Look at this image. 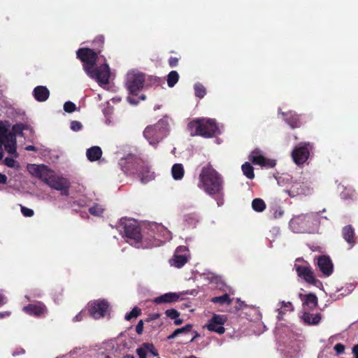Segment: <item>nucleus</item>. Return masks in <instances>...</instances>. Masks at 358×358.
<instances>
[{
    "instance_id": "1",
    "label": "nucleus",
    "mask_w": 358,
    "mask_h": 358,
    "mask_svg": "<svg viewBox=\"0 0 358 358\" xmlns=\"http://www.w3.org/2000/svg\"><path fill=\"white\" fill-rule=\"evenodd\" d=\"M199 180L198 187L206 194L210 196L223 194V179L210 164L201 169Z\"/></svg>"
},
{
    "instance_id": "2",
    "label": "nucleus",
    "mask_w": 358,
    "mask_h": 358,
    "mask_svg": "<svg viewBox=\"0 0 358 358\" xmlns=\"http://www.w3.org/2000/svg\"><path fill=\"white\" fill-rule=\"evenodd\" d=\"M31 173L51 188L60 191L64 196H69L70 182L68 179L52 173L45 165H33Z\"/></svg>"
},
{
    "instance_id": "3",
    "label": "nucleus",
    "mask_w": 358,
    "mask_h": 358,
    "mask_svg": "<svg viewBox=\"0 0 358 358\" xmlns=\"http://www.w3.org/2000/svg\"><path fill=\"white\" fill-rule=\"evenodd\" d=\"M187 130L192 136H201L204 138H211L218 131V127L214 120L196 119L187 124Z\"/></svg>"
},
{
    "instance_id": "4",
    "label": "nucleus",
    "mask_w": 358,
    "mask_h": 358,
    "mask_svg": "<svg viewBox=\"0 0 358 358\" xmlns=\"http://www.w3.org/2000/svg\"><path fill=\"white\" fill-rule=\"evenodd\" d=\"M123 224L125 237L133 241L135 243H141L144 247L152 248L157 246V239L154 237L148 238L141 232V228L131 220H125Z\"/></svg>"
},
{
    "instance_id": "5",
    "label": "nucleus",
    "mask_w": 358,
    "mask_h": 358,
    "mask_svg": "<svg viewBox=\"0 0 358 358\" xmlns=\"http://www.w3.org/2000/svg\"><path fill=\"white\" fill-rule=\"evenodd\" d=\"M169 122L165 119H160L156 124L145 127L144 137L152 145H157L169 134Z\"/></svg>"
},
{
    "instance_id": "6",
    "label": "nucleus",
    "mask_w": 358,
    "mask_h": 358,
    "mask_svg": "<svg viewBox=\"0 0 358 358\" xmlns=\"http://www.w3.org/2000/svg\"><path fill=\"white\" fill-rule=\"evenodd\" d=\"M120 165L126 174H137L143 182H146L149 180L148 178L150 177L148 174L150 170L143 161L134 158H127L121 159Z\"/></svg>"
},
{
    "instance_id": "7",
    "label": "nucleus",
    "mask_w": 358,
    "mask_h": 358,
    "mask_svg": "<svg viewBox=\"0 0 358 358\" xmlns=\"http://www.w3.org/2000/svg\"><path fill=\"white\" fill-rule=\"evenodd\" d=\"M98 55L94 50L88 48H82L77 50V58L84 63L83 69L86 73H90V71L96 66Z\"/></svg>"
},
{
    "instance_id": "8",
    "label": "nucleus",
    "mask_w": 358,
    "mask_h": 358,
    "mask_svg": "<svg viewBox=\"0 0 358 358\" xmlns=\"http://www.w3.org/2000/svg\"><path fill=\"white\" fill-rule=\"evenodd\" d=\"M145 74L142 73H130L127 76L126 87L133 95H138L144 87Z\"/></svg>"
},
{
    "instance_id": "9",
    "label": "nucleus",
    "mask_w": 358,
    "mask_h": 358,
    "mask_svg": "<svg viewBox=\"0 0 358 358\" xmlns=\"http://www.w3.org/2000/svg\"><path fill=\"white\" fill-rule=\"evenodd\" d=\"M109 309V303L104 299L92 301L88 303L87 310L90 315L94 320L103 317Z\"/></svg>"
},
{
    "instance_id": "10",
    "label": "nucleus",
    "mask_w": 358,
    "mask_h": 358,
    "mask_svg": "<svg viewBox=\"0 0 358 358\" xmlns=\"http://www.w3.org/2000/svg\"><path fill=\"white\" fill-rule=\"evenodd\" d=\"M90 73H87L90 78L96 79L99 83L106 85L109 83L110 68L107 64H103L99 67H93Z\"/></svg>"
},
{
    "instance_id": "11",
    "label": "nucleus",
    "mask_w": 358,
    "mask_h": 358,
    "mask_svg": "<svg viewBox=\"0 0 358 358\" xmlns=\"http://www.w3.org/2000/svg\"><path fill=\"white\" fill-rule=\"evenodd\" d=\"M248 159L253 164L268 169L273 168L276 165L275 160L266 158L263 155L262 151L258 148L250 153Z\"/></svg>"
},
{
    "instance_id": "12",
    "label": "nucleus",
    "mask_w": 358,
    "mask_h": 358,
    "mask_svg": "<svg viewBox=\"0 0 358 358\" xmlns=\"http://www.w3.org/2000/svg\"><path fill=\"white\" fill-rule=\"evenodd\" d=\"M308 145L305 144L303 145L295 148L292 152V157L294 163L297 165L303 164L308 159L310 155Z\"/></svg>"
},
{
    "instance_id": "13",
    "label": "nucleus",
    "mask_w": 358,
    "mask_h": 358,
    "mask_svg": "<svg viewBox=\"0 0 358 358\" xmlns=\"http://www.w3.org/2000/svg\"><path fill=\"white\" fill-rule=\"evenodd\" d=\"M298 276L303 278L309 284L315 285L317 281L310 266L303 265H294Z\"/></svg>"
},
{
    "instance_id": "14",
    "label": "nucleus",
    "mask_w": 358,
    "mask_h": 358,
    "mask_svg": "<svg viewBox=\"0 0 358 358\" xmlns=\"http://www.w3.org/2000/svg\"><path fill=\"white\" fill-rule=\"evenodd\" d=\"M225 322L226 317L224 315H215L209 321L207 329L210 331L222 334L225 331V329L223 327Z\"/></svg>"
},
{
    "instance_id": "15",
    "label": "nucleus",
    "mask_w": 358,
    "mask_h": 358,
    "mask_svg": "<svg viewBox=\"0 0 358 358\" xmlns=\"http://www.w3.org/2000/svg\"><path fill=\"white\" fill-rule=\"evenodd\" d=\"M317 266L324 275L329 276L332 274L334 265L329 257L320 256L317 259Z\"/></svg>"
},
{
    "instance_id": "16",
    "label": "nucleus",
    "mask_w": 358,
    "mask_h": 358,
    "mask_svg": "<svg viewBox=\"0 0 358 358\" xmlns=\"http://www.w3.org/2000/svg\"><path fill=\"white\" fill-rule=\"evenodd\" d=\"M23 310L30 315L41 317L45 315L47 308L43 303L38 302L37 303L28 304L23 308Z\"/></svg>"
},
{
    "instance_id": "17",
    "label": "nucleus",
    "mask_w": 358,
    "mask_h": 358,
    "mask_svg": "<svg viewBox=\"0 0 358 358\" xmlns=\"http://www.w3.org/2000/svg\"><path fill=\"white\" fill-rule=\"evenodd\" d=\"M280 114L282 115L285 122L287 123L291 128L295 129L301 126L302 122L300 118V115L295 112H280Z\"/></svg>"
},
{
    "instance_id": "18",
    "label": "nucleus",
    "mask_w": 358,
    "mask_h": 358,
    "mask_svg": "<svg viewBox=\"0 0 358 358\" xmlns=\"http://www.w3.org/2000/svg\"><path fill=\"white\" fill-rule=\"evenodd\" d=\"M342 236L349 245V249L352 248L357 243L355 233L352 225H346L343 227Z\"/></svg>"
},
{
    "instance_id": "19",
    "label": "nucleus",
    "mask_w": 358,
    "mask_h": 358,
    "mask_svg": "<svg viewBox=\"0 0 358 358\" xmlns=\"http://www.w3.org/2000/svg\"><path fill=\"white\" fill-rule=\"evenodd\" d=\"M33 96L36 101L43 102L49 98L50 91L45 86L38 85L34 89Z\"/></svg>"
},
{
    "instance_id": "20",
    "label": "nucleus",
    "mask_w": 358,
    "mask_h": 358,
    "mask_svg": "<svg viewBox=\"0 0 358 358\" xmlns=\"http://www.w3.org/2000/svg\"><path fill=\"white\" fill-rule=\"evenodd\" d=\"M179 295L176 293H166L154 299L153 301L156 304L168 303L176 302L178 300Z\"/></svg>"
},
{
    "instance_id": "21",
    "label": "nucleus",
    "mask_w": 358,
    "mask_h": 358,
    "mask_svg": "<svg viewBox=\"0 0 358 358\" xmlns=\"http://www.w3.org/2000/svg\"><path fill=\"white\" fill-rule=\"evenodd\" d=\"M301 319L306 324L308 325H317L322 319L321 314H312L308 312L303 313Z\"/></svg>"
},
{
    "instance_id": "22",
    "label": "nucleus",
    "mask_w": 358,
    "mask_h": 358,
    "mask_svg": "<svg viewBox=\"0 0 358 358\" xmlns=\"http://www.w3.org/2000/svg\"><path fill=\"white\" fill-rule=\"evenodd\" d=\"M87 157L90 162H95L99 160L102 155V150L99 146H93L87 149Z\"/></svg>"
},
{
    "instance_id": "23",
    "label": "nucleus",
    "mask_w": 358,
    "mask_h": 358,
    "mask_svg": "<svg viewBox=\"0 0 358 358\" xmlns=\"http://www.w3.org/2000/svg\"><path fill=\"white\" fill-rule=\"evenodd\" d=\"M171 175L175 180H180L185 175L184 166L182 164H174L171 168Z\"/></svg>"
},
{
    "instance_id": "24",
    "label": "nucleus",
    "mask_w": 358,
    "mask_h": 358,
    "mask_svg": "<svg viewBox=\"0 0 358 358\" xmlns=\"http://www.w3.org/2000/svg\"><path fill=\"white\" fill-rule=\"evenodd\" d=\"M303 305L307 306L310 310L314 309L317 306V297L315 294L310 293L305 296Z\"/></svg>"
},
{
    "instance_id": "25",
    "label": "nucleus",
    "mask_w": 358,
    "mask_h": 358,
    "mask_svg": "<svg viewBox=\"0 0 358 358\" xmlns=\"http://www.w3.org/2000/svg\"><path fill=\"white\" fill-rule=\"evenodd\" d=\"M172 261L173 262L171 263V265H173L177 268H181L187 263V258L185 255H179L176 252Z\"/></svg>"
},
{
    "instance_id": "26",
    "label": "nucleus",
    "mask_w": 358,
    "mask_h": 358,
    "mask_svg": "<svg viewBox=\"0 0 358 358\" xmlns=\"http://www.w3.org/2000/svg\"><path fill=\"white\" fill-rule=\"evenodd\" d=\"M211 301L213 303H219L220 305H230L232 302V299L230 298L228 294H224L220 296H215L212 298Z\"/></svg>"
},
{
    "instance_id": "27",
    "label": "nucleus",
    "mask_w": 358,
    "mask_h": 358,
    "mask_svg": "<svg viewBox=\"0 0 358 358\" xmlns=\"http://www.w3.org/2000/svg\"><path fill=\"white\" fill-rule=\"evenodd\" d=\"M104 45V37L102 35L97 36L93 41L92 50H94L98 54H100Z\"/></svg>"
},
{
    "instance_id": "28",
    "label": "nucleus",
    "mask_w": 358,
    "mask_h": 358,
    "mask_svg": "<svg viewBox=\"0 0 358 358\" xmlns=\"http://www.w3.org/2000/svg\"><path fill=\"white\" fill-rule=\"evenodd\" d=\"M243 174L249 179L255 178L254 168L250 162H245L241 166Z\"/></svg>"
},
{
    "instance_id": "29",
    "label": "nucleus",
    "mask_w": 358,
    "mask_h": 358,
    "mask_svg": "<svg viewBox=\"0 0 358 358\" xmlns=\"http://www.w3.org/2000/svg\"><path fill=\"white\" fill-rule=\"evenodd\" d=\"M252 209L256 212H262L266 208V203L263 199L256 198L252 202Z\"/></svg>"
},
{
    "instance_id": "30",
    "label": "nucleus",
    "mask_w": 358,
    "mask_h": 358,
    "mask_svg": "<svg viewBox=\"0 0 358 358\" xmlns=\"http://www.w3.org/2000/svg\"><path fill=\"white\" fill-rule=\"evenodd\" d=\"M179 80V74L176 71H171L167 76V85L173 87Z\"/></svg>"
},
{
    "instance_id": "31",
    "label": "nucleus",
    "mask_w": 358,
    "mask_h": 358,
    "mask_svg": "<svg viewBox=\"0 0 358 358\" xmlns=\"http://www.w3.org/2000/svg\"><path fill=\"white\" fill-rule=\"evenodd\" d=\"M195 96L201 99L204 97L206 94V90L204 86L201 83H196L194 86Z\"/></svg>"
},
{
    "instance_id": "32",
    "label": "nucleus",
    "mask_w": 358,
    "mask_h": 358,
    "mask_svg": "<svg viewBox=\"0 0 358 358\" xmlns=\"http://www.w3.org/2000/svg\"><path fill=\"white\" fill-rule=\"evenodd\" d=\"M3 145L4 148L7 152L10 155H15V157H17V150H16V143H10V142H3Z\"/></svg>"
},
{
    "instance_id": "33",
    "label": "nucleus",
    "mask_w": 358,
    "mask_h": 358,
    "mask_svg": "<svg viewBox=\"0 0 358 358\" xmlns=\"http://www.w3.org/2000/svg\"><path fill=\"white\" fill-rule=\"evenodd\" d=\"M89 212L94 216H101L103 213V208L101 205L95 203L93 206L89 208Z\"/></svg>"
},
{
    "instance_id": "34",
    "label": "nucleus",
    "mask_w": 358,
    "mask_h": 358,
    "mask_svg": "<svg viewBox=\"0 0 358 358\" xmlns=\"http://www.w3.org/2000/svg\"><path fill=\"white\" fill-rule=\"evenodd\" d=\"M141 314V310L138 307H134L129 313L126 314L125 320H130L134 317H137Z\"/></svg>"
},
{
    "instance_id": "35",
    "label": "nucleus",
    "mask_w": 358,
    "mask_h": 358,
    "mask_svg": "<svg viewBox=\"0 0 358 358\" xmlns=\"http://www.w3.org/2000/svg\"><path fill=\"white\" fill-rule=\"evenodd\" d=\"M143 346L144 347L147 352L151 353L154 357H157L159 355L157 350L155 349L152 343H143Z\"/></svg>"
},
{
    "instance_id": "36",
    "label": "nucleus",
    "mask_w": 358,
    "mask_h": 358,
    "mask_svg": "<svg viewBox=\"0 0 358 358\" xmlns=\"http://www.w3.org/2000/svg\"><path fill=\"white\" fill-rule=\"evenodd\" d=\"M64 110L66 113H73L76 110V104L70 101H68L64 104Z\"/></svg>"
},
{
    "instance_id": "37",
    "label": "nucleus",
    "mask_w": 358,
    "mask_h": 358,
    "mask_svg": "<svg viewBox=\"0 0 358 358\" xmlns=\"http://www.w3.org/2000/svg\"><path fill=\"white\" fill-rule=\"evenodd\" d=\"M165 314L168 317L171 319H176L180 315V313L174 308L166 310Z\"/></svg>"
},
{
    "instance_id": "38",
    "label": "nucleus",
    "mask_w": 358,
    "mask_h": 358,
    "mask_svg": "<svg viewBox=\"0 0 358 358\" xmlns=\"http://www.w3.org/2000/svg\"><path fill=\"white\" fill-rule=\"evenodd\" d=\"M24 127L22 124H14L12 127V133L15 134H22V131L24 130Z\"/></svg>"
},
{
    "instance_id": "39",
    "label": "nucleus",
    "mask_w": 358,
    "mask_h": 358,
    "mask_svg": "<svg viewBox=\"0 0 358 358\" xmlns=\"http://www.w3.org/2000/svg\"><path fill=\"white\" fill-rule=\"evenodd\" d=\"M21 213L24 217H32L34 212L32 209L21 206Z\"/></svg>"
},
{
    "instance_id": "40",
    "label": "nucleus",
    "mask_w": 358,
    "mask_h": 358,
    "mask_svg": "<svg viewBox=\"0 0 358 358\" xmlns=\"http://www.w3.org/2000/svg\"><path fill=\"white\" fill-rule=\"evenodd\" d=\"M83 128V124L79 121L73 120L71 122V129L74 131H78Z\"/></svg>"
},
{
    "instance_id": "41",
    "label": "nucleus",
    "mask_w": 358,
    "mask_h": 358,
    "mask_svg": "<svg viewBox=\"0 0 358 358\" xmlns=\"http://www.w3.org/2000/svg\"><path fill=\"white\" fill-rule=\"evenodd\" d=\"M192 327H193L192 324H188L182 328L176 329V331L177 334L179 335L182 333H187V332L190 331L192 329Z\"/></svg>"
},
{
    "instance_id": "42",
    "label": "nucleus",
    "mask_w": 358,
    "mask_h": 358,
    "mask_svg": "<svg viewBox=\"0 0 358 358\" xmlns=\"http://www.w3.org/2000/svg\"><path fill=\"white\" fill-rule=\"evenodd\" d=\"M136 352L138 356V358H147L146 355H147L148 352H146L145 349L143 346V344L141 345V346L140 348H138L136 349Z\"/></svg>"
},
{
    "instance_id": "43",
    "label": "nucleus",
    "mask_w": 358,
    "mask_h": 358,
    "mask_svg": "<svg viewBox=\"0 0 358 358\" xmlns=\"http://www.w3.org/2000/svg\"><path fill=\"white\" fill-rule=\"evenodd\" d=\"M338 355H341L345 352V346L342 343H336L334 348Z\"/></svg>"
},
{
    "instance_id": "44",
    "label": "nucleus",
    "mask_w": 358,
    "mask_h": 358,
    "mask_svg": "<svg viewBox=\"0 0 358 358\" xmlns=\"http://www.w3.org/2000/svg\"><path fill=\"white\" fill-rule=\"evenodd\" d=\"M6 142H10L16 143V138L14 133L8 132L5 135Z\"/></svg>"
},
{
    "instance_id": "45",
    "label": "nucleus",
    "mask_w": 358,
    "mask_h": 358,
    "mask_svg": "<svg viewBox=\"0 0 358 358\" xmlns=\"http://www.w3.org/2000/svg\"><path fill=\"white\" fill-rule=\"evenodd\" d=\"M15 160L13 158L6 157L4 159V164L10 168H13L15 166Z\"/></svg>"
},
{
    "instance_id": "46",
    "label": "nucleus",
    "mask_w": 358,
    "mask_h": 358,
    "mask_svg": "<svg viewBox=\"0 0 358 358\" xmlns=\"http://www.w3.org/2000/svg\"><path fill=\"white\" fill-rule=\"evenodd\" d=\"M136 331L138 335H141L143 331V320H140L136 327Z\"/></svg>"
},
{
    "instance_id": "47",
    "label": "nucleus",
    "mask_w": 358,
    "mask_h": 358,
    "mask_svg": "<svg viewBox=\"0 0 358 358\" xmlns=\"http://www.w3.org/2000/svg\"><path fill=\"white\" fill-rule=\"evenodd\" d=\"M178 58L171 57L169 59V64L171 67H176L178 64Z\"/></svg>"
},
{
    "instance_id": "48",
    "label": "nucleus",
    "mask_w": 358,
    "mask_h": 358,
    "mask_svg": "<svg viewBox=\"0 0 358 358\" xmlns=\"http://www.w3.org/2000/svg\"><path fill=\"white\" fill-rule=\"evenodd\" d=\"M161 315L159 313H152L149 315V317L147 318L146 322H151L153 320H155L158 318H159Z\"/></svg>"
},
{
    "instance_id": "49",
    "label": "nucleus",
    "mask_w": 358,
    "mask_h": 358,
    "mask_svg": "<svg viewBox=\"0 0 358 358\" xmlns=\"http://www.w3.org/2000/svg\"><path fill=\"white\" fill-rule=\"evenodd\" d=\"M83 317H84L83 311H80L78 314H77V315H76L73 318V321L74 322H80V321L83 320Z\"/></svg>"
},
{
    "instance_id": "50",
    "label": "nucleus",
    "mask_w": 358,
    "mask_h": 358,
    "mask_svg": "<svg viewBox=\"0 0 358 358\" xmlns=\"http://www.w3.org/2000/svg\"><path fill=\"white\" fill-rule=\"evenodd\" d=\"M216 196H217V198H216L217 206H220L224 203V199H223L224 194L222 196L221 195H216Z\"/></svg>"
},
{
    "instance_id": "51",
    "label": "nucleus",
    "mask_w": 358,
    "mask_h": 358,
    "mask_svg": "<svg viewBox=\"0 0 358 358\" xmlns=\"http://www.w3.org/2000/svg\"><path fill=\"white\" fill-rule=\"evenodd\" d=\"M187 250V248L186 246L181 245L176 248V252L180 253V252H186Z\"/></svg>"
},
{
    "instance_id": "52",
    "label": "nucleus",
    "mask_w": 358,
    "mask_h": 358,
    "mask_svg": "<svg viewBox=\"0 0 358 358\" xmlns=\"http://www.w3.org/2000/svg\"><path fill=\"white\" fill-rule=\"evenodd\" d=\"M7 182V176L0 173V184H6Z\"/></svg>"
},
{
    "instance_id": "53",
    "label": "nucleus",
    "mask_w": 358,
    "mask_h": 358,
    "mask_svg": "<svg viewBox=\"0 0 358 358\" xmlns=\"http://www.w3.org/2000/svg\"><path fill=\"white\" fill-rule=\"evenodd\" d=\"M352 353L354 355L355 358H358V344L354 345L352 348Z\"/></svg>"
},
{
    "instance_id": "54",
    "label": "nucleus",
    "mask_w": 358,
    "mask_h": 358,
    "mask_svg": "<svg viewBox=\"0 0 358 358\" xmlns=\"http://www.w3.org/2000/svg\"><path fill=\"white\" fill-rule=\"evenodd\" d=\"M178 334H177L176 331L175 330L171 334L167 336L168 340H171L176 338Z\"/></svg>"
},
{
    "instance_id": "55",
    "label": "nucleus",
    "mask_w": 358,
    "mask_h": 358,
    "mask_svg": "<svg viewBox=\"0 0 358 358\" xmlns=\"http://www.w3.org/2000/svg\"><path fill=\"white\" fill-rule=\"evenodd\" d=\"M6 303V299L3 295L0 294V306L4 305Z\"/></svg>"
},
{
    "instance_id": "56",
    "label": "nucleus",
    "mask_w": 358,
    "mask_h": 358,
    "mask_svg": "<svg viewBox=\"0 0 358 358\" xmlns=\"http://www.w3.org/2000/svg\"><path fill=\"white\" fill-rule=\"evenodd\" d=\"M2 146H3V141L0 138V160H1L2 158H3V149H2Z\"/></svg>"
},
{
    "instance_id": "57",
    "label": "nucleus",
    "mask_w": 358,
    "mask_h": 358,
    "mask_svg": "<svg viewBox=\"0 0 358 358\" xmlns=\"http://www.w3.org/2000/svg\"><path fill=\"white\" fill-rule=\"evenodd\" d=\"M174 320H175L174 324H176V325H180L183 322V320L178 318V317Z\"/></svg>"
},
{
    "instance_id": "58",
    "label": "nucleus",
    "mask_w": 358,
    "mask_h": 358,
    "mask_svg": "<svg viewBox=\"0 0 358 358\" xmlns=\"http://www.w3.org/2000/svg\"><path fill=\"white\" fill-rule=\"evenodd\" d=\"M127 101L132 104H136L138 102L130 96L127 97Z\"/></svg>"
},
{
    "instance_id": "59",
    "label": "nucleus",
    "mask_w": 358,
    "mask_h": 358,
    "mask_svg": "<svg viewBox=\"0 0 358 358\" xmlns=\"http://www.w3.org/2000/svg\"><path fill=\"white\" fill-rule=\"evenodd\" d=\"M25 149L27 150H29V151H34V150H36V148L34 145H28V146L26 147Z\"/></svg>"
},
{
    "instance_id": "60",
    "label": "nucleus",
    "mask_w": 358,
    "mask_h": 358,
    "mask_svg": "<svg viewBox=\"0 0 358 358\" xmlns=\"http://www.w3.org/2000/svg\"><path fill=\"white\" fill-rule=\"evenodd\" d=\"M282 304L285 306V307H292V303L290 302H288L287 303H285V301H282Z\"/></svg>"
},
{
    "instance_id": "61",
    "label": "nucleus",
    "mask_w": 358,
    "mask_h": 358,
    "mask_svg": "<svg viewBox=\"0 0 358 358\" xmlns=\"http://www.w3.org/2000/svg\"><path fill=\"white\" fill-rule=\"evenodd\" d=\"M194 334H195V335H194V336L191 339V341H190L191 342H192V341H194L196 337L199 336V334H198V332H197V331H195V332H194Z\"/></svg>"
},
{
    "instance_id": "62",
    "label": "nucleus",
    "mask_w": 358,
    "mask_h": 358,
    "mask_svg": "<svg viewBox=\"0 0 358 358\" xmlns=\"http://www.w3.org/2000/svg\"><path fill=\"white\" fill-rule=\"evenodd\" d=\"M122 358H134V355H129V354H127V355H126L123 356V357H122Z\"/></svg>"
},
{
    "instance_id": "63",
    "label": "nucleus",
    "mask_w": 358,
    "mask_h": 358,
    "mask_svg": "<svg viewBox=\"0 0 358 358\" xmlns=\"http://www.w3.org/2000/svg\"><path fill=\"white\" fill-rule=\"evenodd\" d=\"M282 214V213L280 211L279 213L277 212V215H278L279 216H280Z\"/></svg>"
},
{
    "instance_id": "64",
    "label": "nucleus",
    "mask_w": 358,
    "mask_h": 358,
    "mask_svg": "<svg viewBox=\"0 0 358 358\" xmlns=\"http://www.w3.org/2000/svg\"><path fill=\"white\" fill-rule=\"evenodd\" d=\"M282 214V213L280 211L279 213L277 212V215H278L279 216H280Z\"/></svg>"
}]
</instances>
